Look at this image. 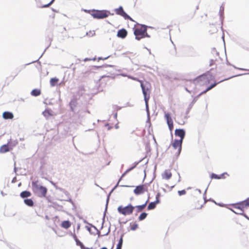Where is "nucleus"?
Instances as JSON below:
<instances>
[{"label": "nucleus", "mask_w": 249, "mask_h": 249, "mask_svg": "<svg viewBox=\"0 0 249 249\" xmlns=\"http://www.w3.org/2000/svg\"><path fill=\"white\" fill-rule=\"evenodd\" d=\"M182 143L181 140H175L169 146L168 152L174 157H178L181 151Z\"/></svg>", "instance_id": "nucleus-1"}, {"label": "nucleus", "mask_w": 249, "mask_h": 249, "mask_svg": "<svg viewBox=\"0 0 249 249\" xmlns=\"http://www.w3.org/2000/svg\"><path fill=\"white\" fill-rule=\"evenodd\" d=\"M134 34L135 38L138 40L149 36L147 33V26L142 24L138 25L134 28Z\"/></svg>", "instance_id": "nucleus-2"}, {"label": "nucleus", "mask_w": 249, "mask_h": 249, "mask_svg": "<svg viewBox=\"0 0 249 249\" xmlns=\"http://www.w3.org/2000/svg\"><path fill=\"white\" fill-rule=\"evenodd\" d=\"M32 185L33 192L38 196L44 197L46 196L48 191L47 188L41 185L38 181H33Z\"/></svg>", "instance_id": "nucleus-3"}, {"label": "nucleus", "mask_w": 249, "mask_h": 249, "mask_svg": "<svg viewBox=\"0 0 249 249\" xmlns=\"http://www.w3.org/2000/svg\"><path fill=\"white\" fill-rule=\"evenodd\" d=\"M134 209L135 207L133 206L131 204L126 206H120L117 208L118 212L124 216L132 214Z\"/></svg>", "instance_id": "nucleus-4"}, {"label": "nucleus", "mask_w": 249, "mask_h": 249, "mask_svg": "<svg viewBox=\"0 0 249 249\" xmlns=\"http://www.w3.org/2000/svg\"><path fill=\"white\" fill-rule=\"evenodd\" d=\"M211 80L214 81V77L211 75L203 74L197 77L195 81L201 86H204L209 84Z\"/></svg>", "instance_id": "nucleus-5"}, {"label": "nucleus", "mask_w": 249, "mask_h": 249, "mask_svg": "<svg viewBox=\"0 0 249 249\" xmlns=\"http://www.w3.org/2000/svg\"><path fill=\"white\" fill-rule=\"evenodd\" d=\"M249 207V197L241 202L233 205L234 209L238 210L240 212H235L237 214H242L244 212V210Z\"/></svg>", "instance_id": "nucleus-6"}, {"label": "nucleus", "mask_w": 249, "mask_h": 249, "mask_svg": "<svg viewBox=\"0 0 249 249\" xmlns=\"http://www.w3.org/2000/svg\"><path fill=\"white\" fill-rule=\"evenodd\" d=\"M141 87L142 90V93L144 97V100L146 104L147 105L150 98L149 94L151 86L149 83L146 82L145 84L141 83Z\"/></svg>", "instance_id": "nucleus-7"}, {"label": "nucleus", "mask_w": 249, "mask_h": 249, "mask_svg": "<svg viewBox=\"0 0 249 249\" xmlns=\"http://www.w3.org/2000/svg\"><path fill=\"white\" fill-rule=\"evenodd\" d=\"M92 16L96 18H104L108 16V12L105 10H96L94 11L92 13Z\"/></svg>", "instance_id": "nucleus-8"}, {"label": "nucleus", "mask_w": 249, "mask_h": 249, "mask_svg": "<svg viewBox=\"0 0 249 249\" xmlns=\"http://www.w3.org/2000/svg\"><path fill=\"white\" fill-rule=\"evenodd\" d=\"M115 12L117 15L123 17L124 19H129L132 21H134V20L124 11L122 6H120L118 8L116 9Z\"/></svg>", "instance_id": "nucleus-9"}, {"label": "nucleus", "mask_w": 249, "mask_h": 249, "mask_svg": "<svg viewBox=\"0 0 249 249\" xmlns=\"http://www.w3.org/2000/svg\"><path fill=\"white\" fill-rule=\"evenodd\" d=\"M148 191L147 187L145 184L137 186L134 190V193L136 195L143 194Z\"/></svg>", "instance_id": "nucleus-10"}, {"label": "nucleus", "mask_w": 249, "mask_h": 249, "mask_svg": "<svg viewBox=\"0 0 249 249\" xmlns=\"http://www.w3.org/2000/svg\"><path fill=\"white\" fill-rule=\"evenodd\" d=\"M164 117L166 120L167 123L168 124L169 128L170 130L171 131L173 129V122L170 116V115L169 113H165L164 115Z\"/></svg>", "instance_id": "nucleus-11"}, {"label": "nucleus", "mask_w": 249, "mask_h": 249, "mask_svg": "<svg viewBox=\"0 0 249 249\" xmlns=\"http://www.w3.org/2000/svg\"><path fill=\"white\" fill-rule=\"evenodd\" d=\"M160 193H158L156 196V200L154 202H152L149 203L147 209L148 210H152L155 208L156 205L160 203Z\"/></svg>", "instance_id": "nucleus-12"}, {"label": "nucleus", "mask_w": 249, "mask_h": 249, "mask_svg": "<svg viewBox=\"0 0 249 249\" xmlns=\"http://www.w3.org/2000/svg\"><path fill=\"white\" fill-rule=\"evenodd\" d=\"M175 134L176 136L180 137V139L179 140H181V142H182L185 135V131L182 129H177L175 130Z\"/></svg>", "instance_id": "nucleus-13"}, {"label": "nucleus", "mask_w": 249, "mask_h": 249, "mask_svg": "<svg viewBox=\"0 0 249 249\" xmlns=\"http://www.w3.org/2000/svg\"><path fill=\"white\" fill-rule=\"evenodd\" d=\"M172 176V174L170 169L165 170L161 175L162 178L166 180H168L170 179Z\"/></svg>", "instance_id": "nucleus-14"}, {"label": "nucleus", "mask_w": 249, "mask_h": 249, "mask_svg": "<svg viewBox=\"0 0 249 249\" xmlns=\"http://www.w3.org/2000/svg\"><path fill=\"white\" fill-rule=\"evenodd\" d=\"M127 35V31L124 29L119 30L117 33V36L122 38H125Z\"/></svg>", "instance_id": "nucleus-15"}, {"label": "nucleus", "mask_w": 249, "mask_h": 249, "mask_svg": "<svg viewBox=\"0 0 249 249\" xmlns=\"http://www.w3.org/2000/svg\"><path fill=\"white\" fill-rule=\"evenodd\" d=\"M2 117L4 119H12L14 118V115L11 112L5 111L2 113Z\"/></svg>", "instance_id": "nucleus-16"}, {"label": "nucleus", "mask_w": 249, "mask_h": 249, "mask_svg": "<svg viewBox=\"0 0 249 249\" xmlns=\"http://www.w3.org/2000/svg\"><path fill=\"white\" fill-rule=\"evenodd\" d=\"M224 80H222L220 81L219 82H214V83L213 84H212L210 86L208 87L205 90H204V91H203L201 93H200L199 95L200 96V95H202L203 94H204V93H206L208 91L211 90L212 89H213V88L215 87L218 84H219L220 82L223 81Z\"/></svg>", "instance_id": "nucleus-17"}, {"label": "nucleus", "mask_w": 249, "mask_h": 249, "mask_svg": "<svg viewBox=\"0 0 249 249\" xmlns=\"http://www.w3.org/2000/svg\"><path fill=\"white\" fill-rule=\"evenodd\" d=\"M148 201H146L145 203L142 205H138L135 207L136 209L137 212L139 213L142 211L146 207Z\"/></svg>", "instance_id": "nucleus-18"}, {"label": "nucleus", "mask_w": 249, "mask_h": 249, "mask_svg": "<svg viewBox=\"0 0 249 249\" xmlns=\"http://www.w3.org/2000/svg\"><path fill=\"white\" fill-rule=\"evenodd\" d=\"M61 226L62 228L67 229L71 227V223L69 220H66L62 222Z\"/></svg>", "instance_id": "nucleus-19"}, {"label": "nucleus", "mask_w": 249, "mask_h": 249, "mask_svg": "<svg viewBox=\"0 0 249 249\" xmlns=\"http://www.w3.org/2000/svg\"><path fill=\"white\" fill-rule=\"evenodd\" d=\"M9 151L8 144H4L0 147V153H4Z\"/></svg>", "instance_id": "nucleus-20"}, {"label": "nucleus", "mask_w": 249, "mask_h": 249, "mask_svg": "<svg viewBox=\"0 0 249 249\" xmlns=\"http://www.w3.org/2000/svg\"><path fill=\"white\" fill-rule=\"evenodd\" d=\"M31 196V193L29 191H25L20 193V196L22 198H25L29 197Z\"/></svg>", "instance_id": "nucleus-21"}, {"label": "nucleus", "mask_w": 249, "mask_h": 249, "mask_svg": "<svg viewBox=\"0 0 249 249\" xmlns=\"http://www.w3.org/2000/svg\"><path fill=\"white\" fill-rule=\"evenodd\" d=\"M41 94V91L39 89H34L31 92V94L33 96H37Z\"/></svg>", "instance_id": "nucleus-22"}, {"label": "nucleus", "mask_w": 249, "mask_h": 249, "mask_svg": "<svg viewBox=\"0 0 249 249\" xmlns=\"http://www.w3.org/2000/svg\"><path fill=\"white\" fill-rule=\"evenodd\" d=\"M77 105V102L76 100H73L70 103V106L71 107L72 111H73L74 108L76 107Z\"/></svg>", "instance_id": "nucleus-23"}, {"label": "nucleus", "mask_w": 249, "mask_h": 249, "mask_svg": "<svg viewBox=\"0 0 249 249\" xmlns=\"http://www.w3.org/2000/svg\"><path fill=\"white\" fill-rule=\"evenodd\" d=\"M72 236H73V238H74V240L76 242V245L77 246H80L81 247H83V243L78 240V239L77 237V236L75 234H73L72 235Z\"/></svg>", "instance_id": "nucleus-24"}, {"label": "nucleus", "mask_w": 249, "mask_h": 249, "mask_svg": "<svg viewBox=\"0 0 249 249\" xmlns=\"http://www.w3.org/2000/svg\"><path fill=\"white\" fill-rule=\"evenodd\" d=\"M219 62V60L217 59H212L210 60L209 62V66H216Z\"/></svg>", "instance_id": "nucleus-25"}, {"label": "nucleus", "mask_w": 249, "mask_h": 249, "mask_svg": "<svg viewBox=\"0 0 249 249\" xmlns=\"http://www.w3.org/2000/svg\"><path fill=\"white\" fill-rule=\"evenodd\" d=\"M26 205L29 206H33L34 205V202L31 199H25L24 200Z\"/></svg>", "instance_id": "nucleus-26"}, {"label": "nucleus", "mask_w": 249, "mask_h": 249, "mask_svg": "<svg viewBox=\"0 0 249 249\" xmlns=\"http://www.w3.org/2000/svg\"><path fill=\"white\" fill-rule=\"evenodd\" d=\"M59 79L57 78H53L50 80V84L52 86H54L58 82Z\"/></svg>", "instance_id": "nucleus-27"}, {"label": "nucleus", "mask_w": 249, "mask_h": 249, "mask_svg": "<svg viewBox=\"0 0 249 249\" xmlns=\"http://www.w3.org/2000/svg\"><path fill=\"white\" fill-rule=\"evenodd\" d=\"M147 213H146L145 212L142 213L139 216L138 220L139 221L143 220V219H144L147 217Z\"/></svg>", "instance_id": "nucleus-28"}, {"label": "nucleus", "mask_w": 249, "mask_h": 249, "mask_svg": "<svg viewBox=\"0 0 249 249\" xmlns=\"http://www.w3.org/2000/svg\"><path fill=\"white\" fill-rule=\"evenodd\" d=\"M123 235H122L121 236V238L119 241V243L117 245L116 249H121L122 244H123Z\"/></svg>", "instance_id": "nucleus-29"}, {"label": "nucleus", "mask_w": 249, "mask_h": 249, "mask_svg": "<svg viewBox=\"0 0 249 249\" xmlns=\"http://www.w3.org/2000/svg\"><path fill=\"white\" fill-rule=\"evenodd\" d=\"M138 227V225L136 223H131L130 225V230L131 231L136 230Z\"/></svg>", "instance_id": "nucleus-30"}, {"label": "nucleus", "mask_w": 249, "mask_h": 249, "mask_svg": "<svg viewBox=\"0 0 249 249\" xmlns=\"http://www.w3.org/2000/svg\"><path fill=\"white\" fill-rule=\"evenodd\" d=\"M222 175H220V176H218L216 174H215L214 173H213L211 174V177L212 178H214V179H220L222 178Z\"/></svg>", "instance_id": "nucleus-31"}, {"label": "nucleus", "mask_w": 249, "mask_h": 249, "mask_svg": "<svg viewBox=\"0 0 249 249\" xmlns=\"http://www.w3.org/2000/svg\"><path fill=\"white\" fill-rule=\"evenodd\" d=\"M186 192L185 190H182L178 191V194H179V196L184 195L186 194Z\"/></svg>", "instance_id": "nucleus-32"}, {"label": "nucleus", "mask_w": 249, "mask_h": 249, "mask_svg": "<svg viewBox=\"0 0 249 249\" xmlns=\"http://www.w3.org/2000/svg\"><path fill=\"white\" fill-rule=\"evenodd\" d=\"M54 0H52L50 3H49L48 4H47L43 5L41 7L42 8L48 7L49 6H50V5H51L53 3Z\"/></svg>", "instance_id": "nucleus-33"}, {"label": "nucleus", "mask_w": 249, "mask_h": 249, "mask_svg": "<svg viewBox=\"0 0 249 249\" xmlns=\"http://www.w3.org/2000/svg\"><path fill=\"white\" fill-rule=\"evenodd\" d=\"M137 164H135L133 167L130 168L129 169H127L126 171V172H128L132 170L133 169H134L136 166Z\"/></svg>", "instance_id": "nucleus-34"}, {"label": "nucleus", "mask_w": 249, "mask_h": 249, "mask_svg": "<svg viewBox=\"0 0 249 249\" xmlns=\"http://www.w3.org/2000/svg\"><path fill=\"white\" fill-rule=\"evenodd\" d=\"M209 157L208 156V154L207 152H206L204 155V159H209Z\"/></svg>", "instance_id": "nucleus-35"}, {"label": "nucleus", "mask_w": 249, "mask_h": 249, "mask_svg": "<svg viewBox=\"0 0 249 249\" xmlns=\"http://www.w3.org/2000/svg\"><path fill=\"white\" fill-rule=\"evenodd\" d=\"M202 204L200 206H196V202L195 203V207L196 209H200V208H201L202 207Z\"/></svg>", "instance_id": "nucleus-36"}, {"label": "nucleus", "mask_w": 249, "mask_h": 249, "mask_svg": "<svg viewBox=\"0 0 249 249\" xmlns=\"http://www.w3.org/2000/svg\"><path fill=\"white\" fill-rule=\"evenodd\" d=\"M105 126L107 127V130H110L112 128L111 126H109V124H106Z\"/></svg>", "instance_id": "nucleus-37"}, {"label": "nucleus", "mask_w": 249, "mask_h": 249, "mask_svg": "<svg viewBox=\"0 0 249 249\" xmlns=\"http://www.w3.org/2000/svg\"><path fill=\"white\" fill-rule=\"evenodd\" d=\"M233 212L235 213V212H240V211L238 210L235 209V210H233Z\"/></svg>", "instance_id": "nucleus-38"}, {"label": "nucleus", "mask_w": 249, "mask_h": 249, "mask_svg": "<svg viewBox=\"0 0 249 249\" xmlns=\"http://www.w3.org/2000/svg\"><path fill=\"white\" fill-rule=\"evenodd\" d=\"M100 249H107V248L106 247H103V248H101Z\"/></svg>", "instance_id": "nucleus-39"}, {"label": "nucleus", "mask_w": 249, "mask_h": 249, "mask_svg": "<svg viewBox=\"0 0 249 249\" xmlns=\"http://www.w3.org/2000/svg\"><path fill=\"white\" fill-rule=\"evenodd\" d=\"M214 29H213V31H215V30H216V27H214Z\"/></svg>", "instance_id": "nucleus-40"}, {"label": "nucleus", "mask_w": 249, "mask_h": 249, "mask_svg": "<svg viewBox=\"0 0 249 249\" xmlns=\"http://www.w3.org/2000/svg\"><path fill=\"white\" fill-rule=\"evenodd\" d=\"M214 29H213V31H215V30H216V27H214Z\"/></svg>", "instance_id": "nucleus-41"}, {"label": "nucleus", "mask_w": 249, "mask_h": 249, "mask_svg": "<svg viewBox=\"0 0 249 249\" xmlns=\"http://www.w3.org/2000/svg\"><path fill=\"white\" fill-rule=\"evenodd\" d=\"M214 29H213V31H215V30H216V27H214Z\"/></svg>", "instance_id": "nucleus-42"}]
</instances>
